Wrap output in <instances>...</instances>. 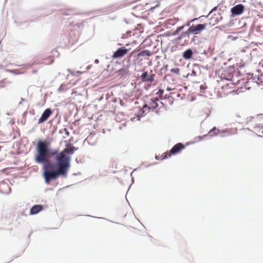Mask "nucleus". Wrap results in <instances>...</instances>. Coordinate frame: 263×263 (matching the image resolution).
<instances>
[{
    "mask_svg": "<svg viewBox=\"0 0 263 263\" xmlns=\"http://www.w3.org/2000/svg\"><path fill=\"white\" fill-rule=\"evenodd\" d=\"M165 79L169 83H174L175 81V79L172 78V75L171 74H166Z\"/></svg>",
    "mask_w": 263,
    "mask_h": 263,
    "instance_id": "22",
    "label": "nucleus"
},
{
    "mask_svg": "<svg viewBox=\"0 0 263 263\" xmlns=\"http://www.w3.org/2000/svg\"><path fill=\"white\" fill-rule=\"evenodd\" d=\"M137 113L139 114V115H140L141 117H143L145 115V109H143V108H140Z\"/></svg>",
    "mask_w": 263,
    "mask_h": 263,
    "instance_id": "30",
    "label": "nucleus"
},
{
    "mask_svg": "<svg viewBox=\"0 0 263 263\" xmlns=\"http://www.w3.org/2000/svg\"><path fill=\"white\" fill-rule=\"evenodd\" d=\"M153 54L152 52L148 49H144L139 51L137 54L138 58L141 57H151Z\"/></svg>",
    "mask_w": 263,
    "mask_h": 263,
    "instance_id": "14",
    "label": "nucleus"
},
{
    "mask_svg": "<svg viewBox=\"0 0 263 263\" xmlns=\"http://www.w3.org/2000/svg\"><path fill=\"white\" fill-rule=\"evenodd\" d=\"M58 91H64V85L63 84H61L60 86V87L58 88Z\"/></svg>",
    "mask_w": 263,
    "mask_h": 263,
    "instance_id": "45",
    "label": "nucleus"
},
{
    "mask_svg": "<svg viewBox=\"0 0 263 263\" xmlns=\"http://www.w3.org/2000/svg\"><path fill=\"white\" fill-rule=\"evenodd\" d=\"M67 71H69L72 76H79L80 74L82 73V72L80 71H78L76 72L75 74L71 69H68Z\"/></svg>",
    "mask_w": 263,
    "mask_h": 263,
    "instance_id": "31",
    "label": "nucleus"
},
{
    "mask_svg": "<svg viewBox=\"0 0 263 263\" xmlns=\"http://www.w3.org/2000/svg\"><path fill=\"white\" fill-rule=\"evenodd\" d=\"M170 71L177 75H180V69L178 68H173L170 70Z\"/></svg>",
    "mask_w": 263,
    "mask_h": 263,
    "instance_id": "29",
    "label": "nucleus"
},
{
    "mask_svg": "<svg viewBox=\"0 0 263 263\" xmlns=\"http://www.w3.org/2000/svg\"><path fill=\"white\" fill-rule=\"evenodd\" d=\"M27 111H25L23 114V118H25L26 117V116L27 115Z\"/></svg>",
    "mask_w": 263,
    "mask_h": 263,
    "instance_id": "62",
    "label": "nucleus"
},
{
    "mask_svg": "<svg viewBox=\"0 0 263 263\" xmlns=\"http://www.w3.org/2000/svg\"><path fill=\"white\" fill-rule=\"evenodd\" d=\"M142 108H143V109H144L145 108H146L148 110H151V106H148L147 105V104H144L142 107H141Z\"/></svg>",
    "mask_w": 263,
    "mask_h": 263,
    "instance_id": "41",
    "label": "nucleus"
},
{
    "mask_svg": "<svg viewBox=\"0 0 263 263\" xmlns=\"http://www.w3.org/2000/svg\"><path fill=\"white\" fill-rule=\"evenodd\" d=\"M185 37H186L185 36V34L184 31H183L181 33V34L179 35H178L177 37H176L174 41L177 42V41L181 40L183 38H185Z\"/></svg>",
    "mask_w": 263,
    "mask_h": 263,
    "instance_id": "26",
    "label": "nucleus"
},
{
    "mask_svg": "<svg viewBox=\"0 0 263 263\" xmlns=\"http://www.w3.org/2000/svg\"><path fill=\"white\" fill-rule=\"evenodd\" d=\"M259 128L260 129H263V124H258L254 126V128Z\"/></svg>",
    "mask_w": 263,
    "mask_h": 263,
    "instance_id": "44",
    "label": "nucleus"
},
{
    "mask_svg": "<svg viewBox=\"0 0 263 263\" xmlns=\"http://www.w3.org/2000/svg\"><path fill=\"white\" fill-rule=\"evenodd\" d=\"M33 65H34V63H25V64H16V66L19 67H22L23 68H29L31 67Z\"/></svg>",
    "mask_w": 263,
    "mask_h": 263,
    "instance_id": "19",
    "label": "nucleus"
},
{
    "mask_svg": "<svg viewBox=\"0 0 263 263\" xmlns=\"http://www.w3.org/2000/svg\"><path fill=\"white\" fill-rule=\"evenodd\" d=\"M193 21H194V22H195V21H199V22H203V16H200L199 17H195L193 19Z\"/></svg>",
    "mask_w": 263,
    "mask_h": 263,
    "instance_id": "39",
    "label": "nucleus"
},
{
    "mask_svg": "<svg viewBox=\"0 0 263 263\" xmlns=\"http://www.w3.org/2000/svg\"><path fill=\"white\" fill-rule=\"evenodd\" d=\"M130 48H126L125 47L118 48L112 54L111 58L113 59H120L127 54Z\"/></svg>",
    "mask_w": 263,
    "mask_h": 263,
    "instance_id": "5",
    "label": "nucleus"
},
{
    "mask_svg": "<svg viewBox=\"0 0 263 263\" xmlns=\"http://www.w3.org/2000/svg\"><path fill=\"white\" fill-rule=\"evenodd\" d=\"M192 26L189 28L187 30L184 31L186 37L188 39L191 34L195 35L200 34L202 31L205 29L208 26V24L206 23L197 24H192Z\"/></svg>",
    "mask_w": 263,
    "mask_h": 263,
    "instance_id": "4",
    "label": "nucleus"
},
{
    "mask_svg": "<svg viewBox=\"0 0 263 263\" xmlns=\"http://www.w3.org/2000/svg\"><path fill=\"white\" fill-rule=\"evenodd\" d=\"M191 43H193L195 45H199L201 43L200 38L196 35H194L191 39Z\"/></svg>",
    "mask_w": 263,
    "mask_h": 263,
    "instance_id": "17",
    "label": "nucleus"
},
{
    "mask_svg": "<svg viewBox=\"0 0 263 263\" xmlns=\"http://www.w3.org/2000/svg\"><path fill=\"white\" fill-rule=\"evenodd\" d=\"M219 132L220 130L217 128L215 126H214L210 130L207 135L208 136H209L210 138H212L218 136L219 135Z\"/></svg>",
    "mask_w": 263,
    "mask_h": 263,
    "instance_id": "13",
    "label": "nucleus"
},
{
    "mask_svg": "<svg viewBox=\"0 0 263 263\" xmlns=\"http://www.w3.org/2000/svg\"><path fill=\"white\" fill-rule=\"evenodd\" d=\"M90 68H91V65H88V66L86 67V70H89Z\"/></svg>",
    "mask_w": 263,
    "mask_h": 263,
    "instance_id": "59",
    "label": "nucleus"
},
{
    "mask_svg": "<svg viewBox=\"0 0 263 263\" xmlns=\"http://www.w3.org/2000/svg\"><path fill=\"white\" fill-rule=\"evenodd\" d=\"M53 110L50 108H46L42 114L40 118L38 120L37 124H42L46 121L50 116L52 114Z\"/></svg>",
    "mask_w": 263,
    "mask_h": 263,
    "instance_id": "7",
    "label": "nucleus"
},
{
    "mask_svg": "<svg viewBox=\"0 0 263 263\" xmlns=\"http://www.w3.org/2000/svg\"><path fill=\"white\" fill-rule=\"evenodd\" d=\"M32 73H33V74H35V73H37V70H36V69H34V70H33L32 71Z\"/></svg>",
    "mask_w": 263,
    "mask_h": 263,
    "instance_id": "64",
    "label": "nucleus"
},
{
    "mask_svg": "<svg viewBox=\"0 0 263 263\" xmlns=\"http://www.w3.org/2000/svg\"><path fill=\"white\" fill-rule=\"evenodd\" d=\"M94 63L95 64H98L99 63V60L98 59H95V61H94Z\"/></svg>",
    "mask_w": 263,
    "mask_h": 263,
    "instance_id": "61",
    "label": "nucleus"
},
{
    "mask_svg": "<svg viewBox=\"0 0 263 263\" xmlns=\"http://www.w3.org/2000/svg\"><path fill=\"white\" fill-rule=\"evenodd\" d=\"M161 35L162 36H170L173 35V32H171V31H167Z\"/></svg>",
    "mask_w": 263,
    "mask_h": 263,
    "instance_id": "37",
    "label": "nucleus"
},
{
    "mask_svg": "<svg viewBox=\"0 0 263 263\" xmlns=\"http://www.w3.org/2000/svg\"><path fill=\"white\" fill-rule=\"evenodd\" d=\"M261 77H260V75H258L257 76H256V83L259 85V84H260L262 81L261 80Z\"/></svg>",
    "mask_w": 263,
    "mask_h": 263,
    "instance_id": "35",
    "label": "nucleus"
},
{
    "mask_svg": "<svg viewBox=\"0 0 263 263\" xmlns=\"http://www.w3.org/2000/svg\"><path fill=\"white\" fill-rule=\"evenodd\" d=\"M148 76V72L147 71H144L141 75L140 78L143 82H146Z\"/></svg>",
    "mask_w": 263,
    "mask_h": 263,
    "instance_id": "23",
    "label": "nucleus"
},
{
    "mask_svg": "<svg viewBox=\"0 0 263 263\" xmlns=\"http://www.w3.org/2000/svg\"><path fill=\"white\" fill-rule=\"evenodd\" d=\"M249 83V80L247 79V81L244 83L245 86L246 87V89L247 90H250L251 87H248V84Z\"/></svg>",
    "mask_w": 263,
    "mask_h": 263,
    "instance_id": "47",
    "label": "nucleus"
},
{
    "mask_svg": "<svg viewBox=\"0 0 263 263\" xmlns=\"http://www.w3.org/2000/svg\"><path fill=\"white\" fill-rule=\"evenodd\" d=\"M193 53L192 49L188 48L183 52L182 56L184 59L189 60L192 58Z\"/></svg>",
    "mask_w": 263,
    "mask_h": 263,
    "instance_id": "11",
    "label": "nucleus"
},
{
    "mask_svg": "<svg viewBox=\"0 0 263 263\" xmlns=\"http://www.w3.org/2000/svg\"><path fill=\"white\" fill-rule=\"evenodd\" d=\"M30 114L31 115H35V111L34 109L30 111Z\"/></svg>",
    "mask_w": 263,
    "mask_h": 263,
    "instance_id": "54",
    "label": "nucleus"
},
{
    "mask_svg": "<svg viewBox=\"0 0 263 263\" xmlns=\"http://www.w3.org/2000/svg\"><path fill=\"white\" fill-rule=\"evenodd\" d=\"M208 137V135H204L202 136H199L197 137L196 138L199 140V141H201L204 137Z\"/></svg>",
    "mask_w": 263,
    "mask_h": 263,
    "instance_id": "46",
    "label": "nucleus"
},
{
    "mask_svg": "<svg viewBox=\"0 0 263 263\" xmlns=\"http://www.w3.org/2000/svg\"><path fill=\"white\" fill-rule=\"evenodd\" d=\"M118 102H119V104H120V105L121 106H125V103L121 99L119 98Z\"/></svg>",
    "mask_w": 263,
    "mask_h": 263,
    "instance_id": "43",
    "label": "nucleus"
},
{
    "mask_svg": "<svg viewBox=\"0 0 263 263\" xmlns=\"http://www.w3.org/2000/svg\"><path fill=\"white\" fill-rule=\"evenodd\" d=\"M155 158L157 160H161V157H160L159 156L156 155Z\"/></svg>",
    "mask_w": 263,
    "mask_h": 263,
    "instance_id": "50",
    "label": "nucleus"
},
{
    "mask_svg": "<svg viewBox=\"0 0 263 263\" xmlns=\"http://www.w3.org/2000/svg\"><path fill=\"white\" fill-rule=\"evenodd\" d=\"M130 120L132 121V122H134L136 120V118L135 117H133L130 119Z\"/></svg>",
    "mask_w": 263,
    "mask_h": 263,
    "instance_id": "58",
    "label": "nucleus"
},
{
    "mask_svg": "<svg viewBox=\"0 0 263 263\" xmlns=\"http://www.w3.org/2000/svg\"><path fill=\"white\" fill-rule=\"evenodd\" d=\"M128 66H124L122 68L118 69L116 72L119 76H124L125 74H126L128 72Z\"/></svg>",
    "mask_w": 263,
    "mask_h": 263,
    "instance_id": "15",
    "label": "nucleus"
},
{
    "mask_svg": "<svg viewBox=\"0 0 263 263\" xmlns=\"http://www.w3.org/2000/svg\"><path fill=\"white\" fill-rule=\"evenodd\" d=\"M134 3V2H130L125 4L123 3L120 5L114 4L105 8L95 10L92 12H94L95 14H107L124 8L127 6L130 5L132 4H133Z\"/></svg>",
    "mask_w": 263,
    "mask_h": 263,
    "instance_id": "3",
    "label": "nucleus"
},
{
    "mask_svg": "<svg viewBox=\"0 0 263 263\" xmlns=\"http://www.w3.org/2000/svg\"><path fill=\"white\" fill-rule=\"evenodd\" d=\"M164 90L162 88H159L158 91L155 93L157 96H162L164 93Z\"/></svg>",
    "mask_w": 263,
    "mask_h": 263,
    "instance_id": "34",
    "label": "nucleus"
},
{
    "mask_svg": "<svg viewBox=\"0 0 263 263\" xmlns=\"http://www.w3.org/2000/svg\"><path fill=\"white\" fill-rule=\"evenodd\" d=\"M199 66H200V65L198 64H194L193 65V69L192 70V72L190 74V75L192 76H196L197 73H196V71L195 68H197L198 69V70H200Z\"/></svg>",
    "mask_w": 263,
    "mask_h": 263,
    "instance_id": "18",
    "label": "nucleus"
},
{
    "mask_svg": "<svg viewBox=\"0 0 263 263\" xmlns=\"http://www.w3.org/2000/svg\"><path fill=\"white\" fill-rule=\"evenodd\" d=\"M7 71L15 75L22 74L23 73V72H21L20 69H9L7 70Z\"/></svg>",
    "mask_w": 263,
    "mask_h": 263,
    "instance_id": "21",
    "label": "nucleus"
},
{
    "mask_svg": "<svg viewBox=\"0 0 263 263\" xmlns=\"http://www.w3.org/2000/svg\"><path fill=\"white\" fill-rule=\"evenodd\" d=\"M23 101H24H24H26V100L25 99H23V98H21V102H20L19 104H20V105L22 104V102H23Z\"/></svg>",
    "mask_w": 263,
    "mask_h": 263,
    "instance_id": "55",
    "label": "nucleus"
},
{
    "mask_svg": "<svg viewBox=\"0 0 263 263\" xmlns=\"http://www.w3.org/2000/svg\"><path fill=\"white\" fill-rule=\"evenodd\" d=\"M154 80H155L154 76H150L149 77L147 78L146 82L152 83L154 81Z\"/></svg>",
    "mask_w": 263,
    "mask_h": 263,
    "instance_id": "36",
    "label": "nucleus"
},
{
    "mask_svg": "<svg viewBox=\"0 0 263 263\" xmlns=\"http://www.w3.org/2000/svg\"><path fill=\"white\" fill-rule=\"evenodd\" d=\"M166 90L167 91H170L173 90V89L171 87H167Z\"/></svg>",
    "mask_w": 263,
    "mask_h": 263,
    "instance_id": "60",
    "label": "nucleus"
},
{
    "mask_svg": "<svg viewBox=\"0 0 263 263\" xmlns=\"http://www.w3.org/2000/svg\"><path fill=\"white\" fill-rule=\"evenodd\" d=\"M172 154L170 153V150L167 151L163 153L161 156V160H165L170 158L172 156Z\"/></svg>",
    "mask_w": 263,
    "mask_h": 263,
    "instance_id": "16",
    "label": "nucleus"
},
{
    "mask_svg": "<svg viewBox=\"0 0 263 263\" xmlns=\"http://www.w3.org/2000/svg\"><path fill=\"white\" fill-rule=\"evenodd\" d=\"M63 132H65V135L66 136H69V131L68 130V129L67 128H64L63 129H60L59 130V133L62 134V133H63Z\"/></svg>",
    "mask_w": 263,
    "mask_h": 263,
    "instance_id": "33",
    "label": "nucleus"
},
{
    "mask_svg": "<svg viewBox=\"0 0 263 263\" xmlns=\"http://www.w3.org/2000/svg\"><path fill=\"white\" fill-rule=\"evenodd\" d=\"M11 192V189L9 184L5 181L0 182V193L2 194H9Z\"/></svg>",
    "mask_w": 263,
    "mask_h": 263,
    "instance_id": "9",
    "label": "nucleus"
},
{
    "mask_svg": "<svg viewBox=\"0 0 263 263\" xmlns=\"http://www.w3.org/2000/svg\"><path fill=\"white\" fill-rule=\"evenodd\" d=\"M229 87V84H227L226 85H224L222 87V89H228V88Z\"/></svg>",
    "mask_w": 263,
    "mask_h": 263,
    "instance_id": "49",
    "label": "nucleus"
},
{
    "mask_svg": "<svg viewBox=\"0 0 263 263\" xmlns=\"http://www.w3.org/2000/svg\"><path fill=\"white\" fill-rule=\"evenodd\" d=\"M236 71L238 74L240 71L237 69H236L234 65H231L228 67H221L219 69V71L221 72V73L219 76V78L220 79L221 81L224 80L233 82L234 73ZM237 77H238V75ZM232 84L236 85L234 82H233Z\"/></svg>",
    "mask_w": 263,
    "mask_h": 263,
    "instance_id": "2",
    "label": "nucleus"
},
{
    "mask_svg": "<svg viewBox=\"0 0 263 263\" xmlns=\"http://www.w3.org/2000/svg\"><path fill=\"white\" fill-rule=\"evenodd\" d=\"M194 22V21L193 19H191V20H188L186 23H185V24L183 25H182V26H183V28L184 29L185 27H188L189 28H190V27H192V23Z\"/></svg>",
    "mask_w": 263,
    "mask_h": 263,
    "instance_id": "28",
    "label": "nucleus"
},
{
    "mask_svg": "<svg viewBox=\"0 0 263 263\" xmlns=\"http://www.w3.org/2000/svg\"><path fill=\"white\" fill-rule=\"evenodd\" d=\"M72 12H73L72 10H63L62 11L61 14L64 16H69L73 14Z\"/></svg>",
    "mask_w": 263,
    "mask_h": 263,
    "instance_id": "25",
    "label": "nucleus"
},
{
    "mask_svg": "<svg viewBox=\"0 0 263 263\" xmlns=\"http://www.w3.org/2000/svg\"><path fill=\"white\" fill-rule=\"evenodd\" d=\"M51 57L58 58L60 55L59 52L56 49L52 50L51 51Z\"/></svg>",
    "mask_w": 263,
    "mask_h": 263,
    "instance_id": "27",
    "label": "nucleus"
},
{
    "mask_svg": "<svg viewBox=\"0 0 263 263\" xmlns=\"http://www.w3.org/2000/svg\"><path fill=\"white\" fill-rule=\"evenodd\" d=\"M122 39H126L127 38V36L125 34H122V37H121Z\"/></svg>",
    "mask_w": 263,
    "mask_h": 263,
    "instance_id": "56",
    "label": "nucleus"
},
{
    "mask_svg": "<svg viewBox=\"0 0 263 263\" xmlns=\"http://www.w3.org/2000/svg\"><path fill=\"white\" fill-rule=\"evenodd\" d=\"M183 29V26H182L177 27L176 30L173 32V36L179 34V33Z\"/></svg>",
    "mask_w": 263,
    "mask_h": 263,
    "instance_id": "20",
    "label": "nucleus"
},
{
    "mask_svg": "<svg viewBox=\"0 0 263 263\" xmlns=\"http://www.w3.org/2000/svg\"><path fill=\"white\" fill-rule=\"evenodd\" d=\"M85 21H83L81 23H77L75 24V26H76L78 28L82 27L84 25Z\"/></svg>",
    "mask_w": 263,
    "mask_h": 263,
    "instance_id": "38",
    "label": "nucleus"
},
{
    "mask_svg": "<svg viewBox=\"0 0 263 263\" xmlns=\"http://www.w3.org/2000/svg\"><path fill=\"white\" fill-rule=\"evenodd\" d=\"M36 153L34 161L42 165V176L46 184L56 181L59 177H67L71 166V156L78 148L71 144H66L62 151L58 148H51L45 140L38 139L35 147Z\"/></svg>",
    "mask_w": 263,
    "mask_h": 263,
    "instance_id": "1",
    "label": "nucleus"
},
{
    "mask_svg": "<svg viewBox=\"0 0 263 263\" xmlns=\"http://www.w3.org/2000/svg\"><path fill=\"white\" fill-rule=\"evenodd\" d=\"M190 75V73H187V74H186V75H184V76H183V77H184V78H188V77H189V76Z\"/></svg>",
    "mask_w": 263,
    "mask_h": 263,
    "instance_id": "63",
    "label": "nucleus"
},
{
    "mask_svg": "<svg viewBox=\"0 0 263 263\" xmlns=\"http://www.w3.org/2000/svg\"><path fill=\"white\" fill-rule=\"evenodd\" d=\"M159 99L157 97H154L151 99L150 106L151 110H154L158 107Z\"/></svg>",
    "mask_w": 263,
    "mask_h": 263,
    "instance_id": "12",
    "label": "nucleus"
},
{
    "mask_svg": "<svg viewBox=\"0 0 263 263\" xmlns=\"http://www.w3.org/2000/svg\"><path fill=\"white\" fill-rule=\"evenodd\" d=\"M247 74L248 76L247 79L248 80H252L253 82H256V76H254L253 75V73H248Z\"/></svg>",
    "mask_w": 263,
    "mask_h": 263,
    "instance_id": "24",
    "label": "nucleus"
},
{
    "mask_svg": "<svg viewBox=\"0 0 263 263\" xmlns=\"http://www.w3.org/2000/svg\"><path fill=\"white\" fill-rule=\"evenodd\" d=\"M254 135L255 136H256V137L263 138V136H262V135H258V134H257V133H254Z\"/></svg>",
    "mask_w": 263,
    "mask_h": 263,
    "instance_id": "52",
    "label": "nucleus"
},
{
    "mask_svg": "<svg viewBox=\"0 0 263 263\" xmlns=\"http://www.w3.org/2000/svg\"><path fill=\"white\" fill-rule=\"evenodd\" d=\"M217 7H218V6H216V7H214V8H213L211 9V10L209 12V15H210V14H211L213 12L215 11L217 9Z\"/></svg>",
    "mask_w": 263,
    "mask_h": 263,
    "instance_id": "48",
    "label": "nucleus"
},
{
    "mask_svg": "<svg viewBox=\"0 0 263 263\" xmlns=\"http://www.w3.org/2000/svg\"><path fill=\"white\" fill-rule=\"evenodd\" d=\"M123 21L126 24H129V22L128 21V20L126 19V18H124L123 19Z\"/></svg>",
    "mask_w": 263,
    "mask_h": 263,
    "instance_id": "57",
    "label": "nucleus"
},
{
    "mask_svg": "<svg viewBox=\"0 0 263 263\" xmlns=\"http://www.w3.org/2000/svg\"><path fill=\"white\" fill-rule=\"evenodd\" d=\"M135 116L136 118L137 121H140L142 118V117H141V116L139 115V114H138V113H136L135 114Z\"/></svg>",
    "mask_w": 263,
    "mask_h": 263,
    "instance_id": "42",
    "label": "nucleus"
},
{
    "mask_svg": "<svg viewBox=\"0 0 263 263\" xmlns=\"http://www.w3.org/2000/svg\"><path fill=\"white\" fill-rule=\"evenodd\" d=\"M227 132V129L222 130L221 131L220 130V132H219V136L221 137H223L224 136V133H225Z\"/></svg>",
    "mask_w": 263,
    "mask_h": 263,
    "instance_id": "40",
    "label": "nucleus"
},
{
    "mask_svg": "<svg viewBox=\"0 0 263 263\" xmlns=\"http://www.w3.org/2000/svg\"><path fill=\"white\" fill-rule=\"evenodd\" d=\"M207 87L205 84H201L200 87V91L202 93H204L205 89H206Z\"/></svg>",
    "mask_w": 263,
    "mask_h": 263,
    "instance_id": "32",
    "label": "nucleus"
},
{
    "mask_svg": "<svg viewBox=\"0 0 263 263\" xmlns=\"http://www.w3.org/2000/svg\"><path fill=\"white\" fill-rule=\"evenodd\" d=\"M225 28V26H224V25H222V26H219V27H218V28H219L220 30H222L223 28Z\"/></svg>",
    "mask_w": 263,
    "mask_h": 263,
    "instance_id": "53",
    "label": "nucleus"
},
{
    "mask_svg": "<svg viewBox=\"0 0 263 263\" xmlns=\"http://www.w3.org/2000/svg\"><path fill=\"white\" fill-rule=\"evenodd\" d=\"M3 83H4L3 81H0V88H3V87H4V86L3 85Z\"/></svg>",
    "mask_w": 263,
    "mask_h": 263,
    "instance_id": "51",
    "label": "nucleus"
},
{
    "mask_svg": "<svg viewBox=\"0 0 263 263\" xmlns=\"http://www.w3.org/2000/svg\"><path fill=\"white\" fill-rule=\"evenodd\" d=\"M185 148V145L181 143L178 142L175 144L170 149V153L172 155H176L179 154L182 150Z\"/></svg>",
    "mask_w": 263,
    "mask_h": 263,
    "instance_id": "8",
    "label": "nucleus"
},
{
    "mask_svg": "<svg viewBox=\"0 0 263 263\" xmlns=\"http://www.w3.org/2000/svg\"><path fill=\"white\" fill-rule=\"evenodd\" d=\"M245 7L242 4H237L231 8V17H234L243 13Z\"/></svg>",
    "mask_w": 263,
    "mask_h": 263,
    "instance_id": "6",
    "label": "nucleus"
},
{
    "mask_svg": "<svg viewBox=\"0 0 263 263\" xmlns=\"http://www.w3.org/2000/svg\"><path fill=\"white\" fill-rule=\"evenodd\" d=\"M44 210V205L42 204H35L33 205L30 210L29 214L31 215H34L38 214Z\"/></svg>",
    "mask_w": 263,
    "mask_h": 263,
    "instance_id": "10",
    "label": "nucleus"
}]
</instances>
